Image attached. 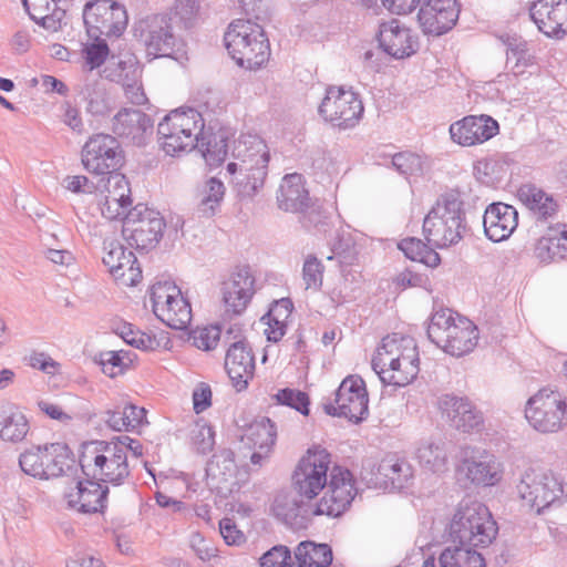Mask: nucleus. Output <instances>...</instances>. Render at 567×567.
Masks as SVG:
<instances>
[{
  "mask_svg": "<svg viewBox=\"0 0 567 567\" xmlns=\"http://www.w3.org/2000/svg\"><path fill=\"white\" fill-rule=\"evenodd\" d=\"M301 174H287L279 185L277 203L287 213H302L311 207V198Z\"/></svg>",
  "mask_w": 567,
  "mask_h": 567,
  "instance_id": "nucleus-29",
  "label": "nucleus"
},
{
  "mask_svg": "<svg viewBox=\"0 0 567 567\" xmlns=\"http://www.w3.org/2000/svg\"><path fill=\"white\" fill-rule=\"evenodd\" d=\"M420 464L433 473H443L447 470V453L443 440H425L416 450Z\"/></svg>",
  "mask_w": 567,
  "mask_h": 567,
  "instance_id": "nucleus-39",
  "label": "nucleus"
},
{
  "mask_svg": "<svg viewBox=\"0 0 567 567\" xmlns=\"http://www.w3.org/2000/svg\"><path fill=\"white\" fill-rule=\"evenodd\" d=\"M324 267L322 262L313 255H309L302 267V279L306 289L319 290L322 286Z\"/></svg>",
  "mask_w": 567,
  "mask_h": 567,
  "instance_id": "nucleus-54",
  "label": "nucleus"
},
{
  "mask_svg": "<svg viewBox=\"0 0 567 567\" xmlns=\"http://www.w3.org/2000/svg\"><path fill=\"white\" fill-rule=\"evenodd\" d=\"M365 383L359 375L347 377L336 391L334 402L324 403L323 410L332 416L346 417L355 423L369 412Z\"/></svg>",
  "mask_w": 567,
  "mask_h": 567,
  "instance_id": "nucleus-16",
  "label": "nucleus"
},
{
  "mask_svg": "<svg viewBox=\"0 0 567 567\" xmlns=\"http://www.w3.org/2000/svg\"><path fill=\"white\" fill-rule=\"evenodd\" d=\"M80 97L86 102V109L92 114H103L107 110L105 89L103 83L93 76H85L79 87Z\"/></svg>",
  "mask_w": 567,
  "mask_h": 567,
  "instance_id": "nucleus-43",
  "label": "nucleus"
},
{
  "mask_svg": "<svg viewBox=\"0 0 567 567\" xmlns=\"http://www.w3.org/2000/svg\"><path fill=\"white\" fill-rule=\"evenodd\" d=\"M193 344L204 351H209L216 348L220 339V329L217 326H208L197 328L190 334Z\"/></svg>",
  "mask_w": 567,
  "mask_h": 567,
  "instance_id": "nucleus-56",
  "label": "nucleus"
},
{
  "mask_svg": "<svg viewBox=\"0 0 567 567\" xmlns=\"http://www.w3.org/2000/svg\"><path fill=\"white\" fill-rule=\"evenodd\" d=\"M518 497L537 514L560 501L565 494L563 482L550 470L529 467L516 485Z\"/></svg>",
  "mask_w": 567,
  "mask_h": 567,
  "instance_id": "nucleus-8",
  "label": "nucleus"
},
{
  "mask_svg": "<svg viewBox=\"0 0 567 567\" xmlns=\"http://www.w3.org/2000/svg\"><path fill=\"white\" fill-rule=\"evenodd\" d=\"M83 20L90 39L117 38L127 25L125 8L113 0L86 2Z\"/></svg>",
  "mask_w": 567,
  "mask_h": 567,
  "instance_id": "nucleus-13",
  "label": "nucleus"
},
{
  "mask_svg": "<svg viewBox=\"0 0 567 567\" xmlns=\"http://www.w3.org/2000/svg\"><path fill=\"white\" fill-rule=\"evenodd\" d=\"M140 73L137 59L131 53L112 56L103 69L105 79L120 83L121 85L128 81L138 80Z\"/></svg>",
  "mask_w": 567,
  "mask_h": 567,
  "instance_id": "nucleus-38",
  "label": "nucleus"
},
{
  "mask_svg": "<svg viewBox=\"0 0 567 567\" xmlns=\"http://www.w3.org/2000/svg\"><path fill=\"white\" fill-rule=\"evenodd\" d=\"M484 231L495 243L507 239L518 225V215H482Z\"/></svg>",
  "mask_w": 567,
  "mask_h": 567,
  "instance_id": "nucleus-46",
  "label": "nucleus"
},
{
  "mask_svg": "<svg viewBox=\"0 0 567 567\" xmlns=\"http://www.w3.org/2000/svg\"><path fill=\"white\" fill-rule=\"evenodd\" d=\"M364 112L363 103L351 87L330 85L318 107L324 122L339 130L357 126Z\"/></svg>",
  "mask_w": 567,
  "mask_h": 567,
  "instance_id": "nucleus-10",
  "label": "nucleus"
},
{
  "mask_svg": "<svg viewBox=\"0 0 567 567\" xmlns=\"http://www.w3.org/2000/svg\"><path fill=\"white\" fill-rule=\"evenodd\" d=\"M449 332V341H444L441 349L453 357L467 354L477 344V328L468 319L457 316L456 326L452 327Z\"/></svg>",
  "mask_w": 567,
  "mask_h": 567,
  "instance_id": "nucleus-32",
  "label": "nucleus"
},
{
  "mask_svg": "<svg viewBox=\"0 0 567 567\" xmlns=\"http://www.w3.org/2000/svg\"><path fill=\"white\" fill-rule=\"evenodd\" d=\"M225 194L224 184L216 179L210 178L207 182L205 194L202 198L203 210H215L221 202Z\"/></svg>",
  "mask_w": 567,
  "mask_h": 567,
  "instance_id": "nucleus-58",
  "label": "nucleus"
},
{
  "mask_svg": "<svg viewBox=\"0 0 567 567\" xmlns=\"http://www.w3.org/2000/svg\"><path fill=\"white\" fill-rule=\"evenodd\" d=\"M307 502L298 503L287 495H279L272 504V512L277 518L290 526H302L311 519L310 513L306 512Z\"/></svg>",
  "mask_w": 567,
  "mask_h": 567,
  "instance_id": "nucleus-40",
  "label": "nucleus"
},
{
  "mask_svg": "<svg viewBox=\"0 0 567 567\" xmlns=\"http://www.w3.org/2000/svg\"><path fill=\"white\" fill-rule=\"evenodd\" d=\"M100 364L103 373L110 378L123 374L131 365L132 359L124 351H105L100 353Z\"/></svg>",
  "mask_w": 567,
  "mask_h": 567,
  "instance_id": "nucleus-51",
  "label": "nucleus"
},
{
  "mask_svg": "<svg viewBox=\"0 0 567 567\" xmlns=\"http://www.w3.org/2000/svg\"><path fill=\"white\" fill-rule=\"evenodd\" d=\"M458 13L456 0H427L421 6L417 20L424 33L441 35L452 29Z\"/></svg>",
  "mask_w": 567,
  "mask_h": 567,
  "instance_id": "nucleus-25",
  "label": "nucleus"
},
{
  "mask_svg": "<svg viewBox=\"0 0 567 567\" xmlns=\"http://www.w3.org/2000/svg\"><path fill=\"white\" fill-rule=\"evenodd\" d=\"M237 465L234 452L230 450H221L214 454L207 463V476L219 482H227L236 475Z\"/></svg>",
  "mask_w": 567,
  "mask_h": 567,
  "instance_id": "nucleus-50",
  "label": "nucleus"
},
{
  "mask_svg": "<svg viewBox=\"0 0 567 567\" xmlns=\"http://www.w3.org/2000/svg\"><path fill=\"white\" fill-rule=\"evenodd\" d=\"M464 229L462 215H425L423 220V234L434 248L458 243Z\"/></svg>",
  "mask_w": 567,
  "mask_h": 567,
  "instance_id": "nucleus-28",
  "label": "nucleus"
},
{
  "mask_svg": "<svg viewBox=\"0 0 567 567\" xmlns=\"http://www.w3.org/2000/svg\"><path fill=\"white\" fill-rule=\"evenodd\" d=\"M224 284L228 289L241 292L245 298H252L255 293V277L248 266L237 267Z\"/></svg>",
  "mask_w": 567,
  "mask_h": 567,
  "instance_id": "nucleus-53",
  "label": "nucleus"
},
{
  "mask_svg": "<svg viewBox=\"0 0 567 567\" xmlns=\"http://www.w3.org/2000/svg\"><path fill=\"white\" fill-rule=\"evenodd\" d=\"M134 33L152 59L168 56L176 44L172 19L167 14H150L138 20Z\"/></svg>",
  "mask_w": 567,
  "mask_h": 567,
  "instance_id": "nucleus-17",
  "label": "nucleus"
},
{
  "mask_svg": "<svg viewBox=\"0 0 567 567\" xmlns=\"http://www.w3.org/2000/svg\"><path fill=\"white\" fill-rule=\"evenodd\" d=\"M276 439L277 430L275 423L269 417H261L247 427L241 436V442L248 449L271 451Z\"/></svg>",
  "mask_w": 567,
  "mask_h": 567,
  "instance_id": "nucleus-37",
  "label": "nucleus"
},
{
  "mask_svg": "<svg viewBox=\"0 0 567 567\" xmlns=\"http://www.w3.org/2000/svg\"><path fill=\"white\" fill-rule=\"evenodd\" d=\"M153 126L152 120L144 112L135 109H124L113 118V131L118 136L141 142L144 133Z\"/></svg>",
  "mask_w": 567,
  "mask_h": 567,
  "instance_id": "nucleus-33",
  "label": "nucleus"
},
{
  "mask_svg": "<svg viewBox=\"0 0 567 567\" xmlns=\"http://www.w3.org/2000/svg\"><path fill=\"white\" fill-rule=\"evenodd\" d=\"M224 41L231 59L244 69L258 70L270 59L269 39L264 28L251 20L233 21L225 32Z\"/></svg>",
  "mask_w": 567,
  "mask_h": 567,
  "instance_id": "nucleus-4",
  "label": "nucleus"
},
{
  "mask_svg": "<svg viewBox=\"0 0 567 567\" xmlns=\"http://www.w3.org/2000/svg\"><path fill=\"white\" fill-rule=\"evenodd\" d=\"M458 471L475 485L492 486L501 480L499 464L495 456L471 445L461 447Z\"/></svg>",
  "mask_w": 567,
  "mask_h": 567,
  "instance_id": "nucleus-20",
  "label": "nucleus"
},
{
  "mask_svg": "<svg viewBox=\"0 0 567 567\" xmlns=\"http://www.w3.org/2000/svg\"><path fill=\"white\" fill-rule=\"evenodd\" d=\"M102 261L120 285L136 286L142 280V269L135 254L116 240L104 241Z\"/></svg>",
  "mask_w": 567,
  "mask_h": 567,
  "instance_id": "nucleus-21",
  "label": "nucleus"
},
{
  "mask_svg": "<svg viewBox=\"0 0 567 567\" xmlns=\"http://www.w3.org/2000/svg\"><path fill=\"white\" fill-rule=\"evenodd\" d=\"M80 466L86 477L120 486L130 478L126 449L117 443L94 441L84 445Z\"/></svg>",
  "mask_w": 567,
  "mask_h": 567,
  "instance_id": "nucleus-5",
  "label": "nucleus"
},
{
  "mask_svg": "<svg viewBox=\"0 0 567 567\" xmlns=\"http://www.w3.org/2000/svg\"><path fill=\"white\" fill-rule=\"evenodd\" d=\"M440 567H485L483 556L467 545L455 543L442 550L439 556Z\"/></svg>",
  "mask_w": 567,
  "mask_h": 567,
  "instance_id": "nucleus-36",
  "label": "nucleus"
},
{
  "mask_svg": "<svg viewBox=\"0 0 567 567\" xmlns=\"http://www.w3.org/2000/svg\"><path fill=\"white\" fill-rule=\"evenodd\" d=\"M123 159L120 143L109 134L92 135L81 151L83 167L94 175H106L120 169Z\"/></svg>",
  "mask_w": 567,
  "mask_h": 567,
  "instance_id": "nucleus-15",
  "label": "nucleus"
},
{
  "mask_svg": "<svg viewBox=\"0 0 567 567\" xmlns=\"http://www.w3.org/2000/svg\"><path fill=\"white\" fill-rule=\"evenodd\" d=\"M145 413L143 408L127 404L123 409L106 411L105 422L114 431H134L143 423Z\"/></svg>",
  "mask_w": 567,
  "mask_h": 567,
  "instance_id": "nucleus-42",
  "label": "nucleus"
},
{
  "mask_svg": "<svg viewBox=\"0 0 567 567\" xmlns=\"http://www.w3.org/2000/svg\"><path fill=\"white\" fill-rule=\"evenodd\" d=\"M525 417L540 433H557L567 424L565 395L548 388L540 389L528 399Z\"/></svg>",
  "mask_w": 567,
  "mask_h": 567,
  "instance_id": "nucleus-9",
  "label": "nucleus"
},
{
  "mask_svg": "<svg viewBox=\"0 0 567 567\" xmlns=\"http://www.w3.org/2000/svg\"><path fill=\"white\" fill-rule=\"evenodd\" d=\"M154 315L167 327L184 330L192 320V308L181 289L171 281H159L151 288Z\"/></svg>",
  "mask_w": 567,
  "mask_h": 567,
  "instance_id": "nucleus-12",
  "label": "nucleus"
},
{
  "mask_svg": "<svg viewBox=\"0 0 567 567\" xmlns=\"http://www.w3.org/2000/svg\"><path fill=\"white\" fill-rule=\"evenodd\" d=\"M517 196L529 210L554 213L557 209V204L554 198L535 185L526 184L520 186Z\"/></svg>",
  "mask_w": 567,
  "mask_h": 567,
  "instance_id": "nucleus-47",
  "label": "nucleus"
},
{
  "mask_svg": "<svg viewBox=\"0 0 567 567\" xmlns=\"http://www.w3.org/2000/svg\"><path fill=\"white\" fill-rule=\"evenodd\" d=\"M299 223L316 236H322L333 248L344 238V223L341 215H301Z\"/></svg>",
  "mask_w": 567,
  "mask_h": 567,
  "instance_id": "nucleus-31",
  "label": "nucleus"
},
{
  "mask_svg": "<svg viewBox=\"0 0 567 567\" xmlns=\"http://www.w3.org/2000/svg\"><path fill=\"white\" fill-rule=\"evenodd\" d=\"M439 408L451 426L460 432L471 433L483 429V414L467 398L442 395Z\"/></svg>",
  "mask_w": 567,
  "mask_h": 567,
  "instance_id": "nucleus-22",
  "label": "nucleus"
},
{
  "mask_svg": "<svg viewBox=\"0 0 567 567\" xmlns=\"http://www.w3.org/2000/svg\"><path fill=\"white\" fill-rule=\"evenodd\" d=\"M481 525V539L494 540L497 535L496 522L493 520L488 508L477 501L464 499L460 503L450 525V534L453 543L458 538L474 537L471 533L475 524L484 520ZM480 535V533H477Z\"/></svg>",
  "mask_w": 567,
  "mask_h": 567,
  "instance_id": "nucleus-18",
  "label": "nucleus"
},
{
  "mask_svg": "<svg viewBox=\"0 0 567 567\" xmlns=\"http://www.w3.org/2000/svg\"><path fill=\"white\" fill-rule=\"evenodd\" d=\"M529 11L546 37L559 40L567 35V0H536Z\"/></svg>",
  "mask_w": 567,
  "mask_h": 567,
  "instance_id": "nucleus-23",
  "label": "nucleus"
},
{
  "mask_svg": "<svg viewBox=\"0 0 567 567\" xmlns=\"http://www.w3.org/2000/svg\"><path fill=\"white\" fill-rule=\"evenodd\" d=\"M205 122L195 109L171 111L157 125L158 145L169 156L189 153L204 143Z\"/></svg>",
  "mask_w": 567,
  "mask_h": 567,
  "instance_id": "nucleus-3",
  "label": "nucleus"
},
{
  "mask_svg": "<svg viewBox=\"0 0 567 567\" xmlns=\"http://www.w3.org/2000/svg\"><path fill=\"white\" fill-rule=\"evenodd\" d=\"M168 218L152 215H124L122 234L127 244L138 250H148L157 246L166 229L167 235L177 237L185 234V225L194 218L185 220L183 215H167Z\"/></svg>",
  "mask_w": 567,
  "mask_h": 567,
  "instance_id": "nucleus-6",
  "label": "nucleus"
},
{
  "mask_svg": "<svg viewBox=\"0 0 567 567\" xmlns=\"http://www.w3.org/2000/svg\"><path fill=\"white\" fill-rule=\"evenodd\" d=\"M379 42L381 48L395 59L413 55L419 49V39L398 19H391L380 25Z\"/></svg>",
  "mask_w": 567,
  "mask_h": 567,
  "instance_id": "nucleus-24",
  "label": "nucleus"
},
{
  "mask_svg": "<svg viewBox=\"0 0 567 567\" xmlns=\"http://www.w3.org/2000/svg\"><path fill=\"white\" fill-rule=\"evenodd\" d=\"M107 38L92 39V43H87L84 49L85 62L90 66V72L99 68L105 61L109 54V47L106 44Z\"/></svg>",
  "mask_w": 567,
  "mask_h": 567,
  "instance_id": "nucleus-57",
  "label": "nucleus"
},
{
  "mask_svg": "<svg viewBox=\"0 0 567 567\" xmlns=\"http://www.w3.org/2000/svg\"><path fill=\"white\" fill-rule=\"evenodd\" d=\"M204 143L205 144L203 146L199 144L197 148L200 150L205 161L209 165H219L221 162H224L227 155V145L224 140H220L219 143H215L213 146L210 141H207L206 136L204 135Z\"/></svg>",
  "mask_w": 567,
  "mask_h": 567,
  "instance_id": "nucleus-61",
  "label": "nucleus"
},
{
  "mask_svg": "<svg viewBox=\"0 0 567 567\" xmlns=\"http://www.w3.org/2000/svg\"><path fill=\"white\" fill-rule=\"evenodd\" d=\"M321 492H323V495L319 501L308 499L306 512L310 513L311 518L316 516L331 518L341 516L355 495L352 474L347 468L333 466L330 472L329 484Z\"/></svg>",
  "mask_w": 567,
  "mask_h": 567,
  "instance_id": "nucleus-11",
  "label": "nucleus"
},
{
  "mask_svg": "<svg viewBox=\"0 0 567 567\" xmlns=\"http://www.w3.org/2000/svg\"><path fill=\"white\" fill-rule=\"evenodd\" d=\"M398 248L411 260L419 261L427 267H436L441 262L440 255L433 246L425 245L421 239L409 237L398 244Z\"/></svg>",
  "mask_w": 567,
  "mask_h": 567,
  "instance_id": "nucleus-45",
  "label": "nucleus"
},
{
  "mask_svg": "<svg viewBox=\"0 0 567 567\" xmlns=\"http://www.w3.org/2000/svg\"><path fill=\"white\" fill-rule=\"evenodd\" d=\"M290 550L286 546H275L260 558V567H290Z\"/></svg>",
  "mask_w": 567,
  "mask_h": 567,
  "instance_id": "nucleus-62",
  "label": "nucleus"
},
{
  "mask_svg": "<svg viewBox=\"0 0 567 567\" xmlns=\"http://www.w3.org/2000/svg\"><path fill=\"white\" fill-rule=\"evenodd\" d=\"M29 432L25 415L16 406L0 409V439L6 442H21Z\"/></svg>",
  "mask_w": 567,
  "mask_h": 567,
  "instance_id": "nucleus-34",
  "label": "nucleus"
},
{
  "mask_svg": "<svg viewBox=\"0 0 567 567\" xmlns=\"http://www.w3.org/2000/svg\"><path fill=\"white\" fill-rule=\"evenodd\" d=\"M277 404L286 405L300 412L302 415L309 414L310 400L306 392L295 389H281L272 395Z\"/></svg>",
  "mask_w": 567,
  "mask_h": 567,
  "instance_id": "nucleus-52",
  "label": "nucleus"
},
{
  "mask_svg": "<svg viewBox=\"0 0 567 567\" xmlns=\"http://www.w3.org/2000/svg\"><path fill=\"white\" fill-rule=\"evenodd\" d=\"M413 472L412 465L406 460L390 455L378 464L370 483L375 487L400 489L412 480Z\"/></svg>",
  "mask_w": 567,
  "mask_h": 567,
  "instance_id": "nucleus-30",
  "label": "nucleus"
},
{
  "mask_svg": "<svg viewBox=\"0 0 567 567\" xmlns=\"http://www.w3.org/2000/svg\"><path fill=\"white\" fill-rule=\"evenodd\" d=\"M468 208L465 207V202L460 192L451 189L440 195L435 206L429 213H465Z\"/></svg>",
  "mask_w": 567,
  "mask_h": 567,
  "instance_id": "nucleus-55",
  "label": "nucleus"
},
{
  "mask_svg": "<svg viewBox=\"0 0 567 567\" xmlns=\"http://www.w3.org/2000/svg\"><path fill=\"white\" fill-rule=\"evenodd\" d=\"M293 305L290 299L282 298L274 302L267 317L269 328L266 330L269 341L277 342L285 334L286 321L290 317Z\"/></svg>",
  "mask_w": 567,
  "mask_h": 567,
  "instance_id": "nucleus-44",
  "label": "nucleus"
},
{
  "mask_svg": "<svg viewBox=\"0 0 567 567\" xmlns=\"http://www.w3.org/2000/svg\"><path fill=\"white\" fill-rule=\"evenodd\" d=\"M505 44L507 47L506 64L515 75L524 74L529 66L534 65L535 58L525 40L507 37Z\"/></svg>",
  "mask_w": 567,
  "mask_h": 567,
  "instance_id": "nucleus-41",
  "label": "nucleus"
},
{
  "mask_svg": "<svg viewBox=\"0 0 567 567\" xmlns=\"http://www.w3.org/2000/svg\"><path fill=\"white\" fill-rule=\"evenodd\" d=\"M392 165L401 175L405 176L408 179L412 177H421L425 175L431 168L427 158L410 152L395 154L392 157Z\"/></svg>",
  "mask_w": 567,
  "mask_h": 567,
  "instance_id": "nucleus-49",
  "label": "nucleus"
},
{
  "mask_svg": "<svg viewBox=\"0 0 567 567\" xmlns=\"http://www.w3.org/2000/svg\"><path fill=\"white\" fill-rule=\"evenodd\" d=\"M215 433L212 426L207 424L198 425L197 430L193 434V442L197 451L202 454H206L213 450L215 444Z\"/></svg>",
  "mask_w": 567,
  "mask_h": 567,
  "instance_id": "nucleus-64",
  "label": "nucleus"
},
{
  "mask_svg": "<svg viewBox=\"0 0 567 567\" xmlns=\"http://www.w3.org/2000/svg\"><path fill=\"white\" fill-rule=\"evenodd\" d=\"M227 340L230 342L225 358V369L237 391L247 388L255 373V357L251 348L241 338V329L231 326L227 330Z\"/></svg>",
  "mask_w": 567,
  "mask_h": 567,
  "instance_id": "nucleus-19",
  "label": "nucleus"
},
{
  "mask_svg": "<svg viewBox=\"0 0 567 567\" xmlns=\"http://www.w3.org/2000/svg\"><path fill=\"white\" fill-rule=\"evenodd\" d=\"M331 455L320 447L309 449L299 461L292 476L298 494L313 499L329 484L328 471Z\"/></svg>",
  "mask_w": 567,
  "mask_h": 567,
  "instance_id": "nucleus-14",
  "label": "nucleus"
},
{
  "mask_svg": "<svg viewBox=\"0 0 567 567\" xmlns=\"http://www.w3.org/2000/svg\"><path fill=\"white\" fill-rule=\"evenodd\" d=\"M498 123L488 115H470L450 126L453 142L462 146L482 144L498 133Z\"/></svg>",
  "mask_w": 567,
  "mask_h": 567,
  "instance_id": "nucleus-26",
  "label": "nucleus"
},
{
  "mask_svg": "<svg viewBox=\"0 0 567 567\" xmlns=\"http://www.w3.org/2000/svg\"><path fill=\"white\" fill-rule=\"evenodd\" d=\"M296 563L290 567H328L332 563V549L328 544L307 540L300 543L295 551Z\"/></svg>",
  "mask_w": 567,
  "mask_h": 567,
  "instance_id": "nucleus-35",
  "label": "nucleus"
},
{
  "mask_svg": "<svg viewBox=\"0 0 567 567\" xmlns=\"http://www.w3.org/2000/svg\"><path fill=\"white\" fill-rule=\"evenodd\" d=\"M234 161L228 163L227 172L233 176L237 194L240 197L254 196L265 183L269 163L266 143L256 134H241L234 143Z\"/></svg>",
  "mask_w": 567,
  "mask_h": 567,
  "instance_id": "nucleus-1",
  "label": "nucleus"
},
{
  "mask_svg": "<svg viewBox=\"0 0 567 567\" xmlns=\"http://www.w3.org/2000/svg\"><path fill=\"white\" fill-rule=\"evenodd\" d=\"M555 239L549 230L548 235L542 237L537 240L535 245V256L542 262H550L553 260L559 259L556 254V245Z\"/></svg>",
  "mask_w": 567,
  "mask_h": 567,
  "instance_id": "nucleus-63",
  "label": "nucleus"
},
{
  "mask_svg": "<svg viewBox=\"0 0 567 567\" xmlns=\"http://www.w3.org/2000/svg\"><path fill=\"white\" fill-rule=\"evenodd\" d=\"M250 299L251 298H245V296L236 289H228L227 285L223 284V301L226 312L240 315L246 309Z\"/></svg>",
  "mask_w": 567,
  "mask_h": 567,
  "instance_id": "nucleus-60",
  "label": "nucleus"
},
{
  "mask_svg": "<svg viewBox=\"0 0 567 567\" xmlns=\"http://www.w3.org/2000/svg\"><path fill=\"white\" fill-rule=\"evenodd\" d=\"M457 316L450 309H441L435 311L430 320L427 326V337L429 339L435 343L439 348L442 347L444 341H449L447 334H450V330L452 327L456 326Z\"/></svg>",
  "mask_w": 567,
  "mask_h": 567,
  "instance_id": "nucleus-48",
  "label": "nucleus"
},
{
  "mask_svg": "<svg viewBox=\"0 0 567 567\" xmlns=\"http://www.w3.org/2000/svg\"><path fill=\"white\" fill-rule=\"evenodd\" d=\"M21 470L34 478L51 480L66 475L75 460L65 443H51L32 447L19 457Z\"/></svg>",
  "mask_w": 567,
  "mask_h": 567,
  "instance_id": "nucleus-7",
  "label": "nucleus"
},
{
  "mask_svg": "<svg viewBox=\"0 0 567 567\" xmlns=\"http://www.w3.org/2000/svg\"><path fill=\"white\" fill-rule=\"evenodd\" d=\"M121 337L126 343L137 349L148 350L154 348L155 340L147 333L138 329H134L132 324H127L122 328Z\"/></svg>",
  "mask_w": 567,
  "mask_h": 567,
  "instance_id": "nucleus-59",
  "label": "nucleus"
},
{
  "mask_svg": "<svg viewBox=\"0 0 567 567\" xmlns=\"http://www.w3.org/2000/svg\"><path fill=\"white\" fill-rule=\"evenodd\" d=\"M107 486L86 477L79 480L74 485L69 486L64 493L68 506L80 513H97L105 507Z\"/></svg>",
  "mask_w": 567,
  "mask_h": 567,
  "instance_id": "nucleus-27",
  "label": "nucleus"
},
{
  "mask_svg": "<svg viewBox=\"0 0 567 567\" xmlns=\"http://www.w3.org/2000/svg\"><path fill=\"white\" fill-rule=\"evenodd\" d=\"M371 364L383 383L404 386L419 373L416 344L410 337L386 336L378 347Z\"/></svg>",
  "mask_w": 567,
  "mask_h": 567,
  "instance_id": "nucleus-2",
  "label": "nucleus"
}]
</instances>
